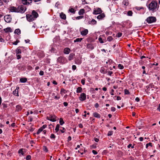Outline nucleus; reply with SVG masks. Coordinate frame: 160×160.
<instances>
[{
	"label": "nucleus",
	"mask_w": 160,
	"mask_h": 160,
	"mask_svg": "<svg viewBox=\"0 0 160 160\" xmlns=\"http://www.w3.org/2000/svg\"><path fill=\"white\" fill-rule=\"evenodd\" d=\"M27 8L23 5H20L17 8L14 7H11L10 8V10L11 12H15L24 13L26 11Z\"/></svg>",
	"instance_id": "f257e3e1"
},
{
	"label": "nucleus",
	"mask_w": 160,
	"mask_h": 160,
	"mask_svg": "<svg viewBox=\"0 0 160 160\" xmlns=\"http://www.w3.org/2000/svg\"><path fill=\"white\" fill-rule=\"evenodd\" d=\"M159 7V6L156 1H152L149 4L148 8L150 11L154 12L158 10Z\"/></svg>",
	"instance_id": "f03ea898"
},
{
	"label": "nucleus",
	"mask_w": 160,
	"mask_h": 160,
	"mask_svg": "<svg viewBox=\"0 0 160 160\" xmlns=\"http://www.w3.org/2000/svg\"><path fill=\"white\" fill-rule=\"evenodd\" d=\"M38 16V13L35 11L33 10L31 14H27L26 17L28 21L29 22H32L37 18Z\"/></svg>",
	"instance_id": "7ed1b4c3"
},
{
	"label": "nucleus",
	"mask_w": 160,
	"mask_h": 160,
	"mask_svg": "<svg viewBox=\"0 0 160 160\" xmlns=\"http://www.w3.org/2000/svg\"><path fill=\"white\" fill-rule=\"evenodd\" d=\"M157 21L156 18L155 17L153 16H150L148 17L146 21L148 23H151L155 22Z\"/></svg>",
	"instance_id": "20e7f679"
},
{
	"label": "nucleus",
	"mask_w": 160,
	"mask_h": 160,
	"mask_svg": "<svg viewBox=\"0 0 160 160\" xmlns=\"http://www.w3.org/2000/svg\"><path fill=\"white\" fill-rule=\"evenodd\" d=\"M57 62L63 64L67 62V60L65 57L63 56H60L58 58Z\"/></svg>",
	"instance_id": "39448f33"
},
{
	"label": "nucleus",
	"mask_w": 160,
	"mask_h": 160,
	"mask_svg": "<svg viewBox=\"0 0 160 160\" xmlns=\"http://www.w3.org/2000/svg\"><path fill=\"white\" fill-rule=\"evenodd\" d=\"M57 117L54 115H50L49 116L47 117V119L52 122L56 121Z\"/></svg>",
	"instance_id": "423d86ee"
},
{
	"label": "nucleus",
	"mask_w": 160,
	"mask_h": 160,
	"mask_svg": "<svg viewBox=\"0 0 160 160\" xmlns=\"http://www.w3.org/2000/svg\"><path fill=\"white\" fill-rule=\"evenodd\" d=\"M102 10L100 8H96L93 12V14H100L102 13Z\"/></svg>",
	"instance_id": "0eeeda50"
},
{
	"label": "nucleus",
	"mask_w": 160,
	"mask_h": 160,
	"mask_svg": "<svg viewBox=\"0 0 160 160\" xmlns=\"http://www.w3.org/2000/svg\"><path fill=\"white\" fill-rule=\"evenodd\" d=\"M79 99L80 101H83L86 99V95L85 93H83L81 94L79 97Z\"/></svg>",
	"instance_id": "6e6552de"
},
{
	"label": "nucleus",
	"mask_w": 160,
	"mask_h": 160,
	"mask_svg": "<svg viewBox=\"0 0 160 160\" xmlns=\"http://www.w3.org/2000/svg\"><path fill=\"white\" fill-rule=\"evenodd\" d=\"M32 1V0H22V3L24 5H29Z\"/></svg>",
	"instance_id": "1a4fd4ad"
},
{
	"label": "nucleus",
	"mask_w": 160,
	"mask_h": 160,
	"mask_svg": "<svg viewBox=\"0 0 160 160\" xmlns=\"http://www.w3.org/2000/svg\"><path fill=\"white\" fill-rule=\"evenodd\" d=\"M4 19L6 22H9L11 20V18L10 15H6L4 17Z\"/></svg>",
	"instance_id": "9d476101"
},
{
	"label": "nucleus",
	"mask_w": 160,
	"mask_h": 160,
	"mask_svg": "<svg viewBox=\"0 0 160 160\" xmlns=\"http://www.w3.org/2000/svg\"><path fill=\"white\" fill-rule=\"evenodd\" d=\"M47 127L46 125H43L37 131V134H39L43 130Z\"/></svg>",
	"instance_id": "9b49d317"
},
{
	"label": "nucleus",
	"mask_w": 160,
	"mask_h": 160,
	"mask_svg": "<svg viewBox=\"0 0 160 160\" xmlns=\"http://www.w3.org/2000/svg\"><path fill=\"white\" fill-rule=\"evenodd\" d=\"M88 33V30L87 29H83V30L81 32V34L83 36L86 35Z\"/></svg>",
	"instance_id": "f8f14e48"
},
{
	"label": "nucleus",
	"mask_w": 160,
	"mask_h": 160,
	"mask_svg": "<svg viewBox=\"0 0 160 160\" xmlns=\"http://www.w3.org/2000/svg\"><path fill=\"white\" fill-rule=\"evenodd\" d=\"M105 17V15L104 13H102L97 17V18L99 20L102 19Z\"/></svg>",
	"instance_id": "ddd939ff"
},
{
	"label": "nucleus",
	"mask_w": 160,
	"mask_h": 160,
	"mask_svg": "<svg viewBox=\"0 0 160 160\" xmlns=\"http://www.w3.org/2000/svg\"><path fill=\"white\" fill-rule=\"evenodd\" d=\"M19 88V87H17L16 88V89L14 90L13 92V94L16 96H18V89Z\"/></svg>",
	"instance_id": "4468645a"
},
{
	"label": "nucleus",
	"mask_w": 160,
	"mask_h": 160,
	"mask_svg": "<svg viewBox=\"0 0 160 160\" xmlns=\"http://www.w3.org/2000/svg\"><path fill=\"white\" fill-rule=\"evenodd\" d=\"M70 51V49L68 48H66L64 50V53L65 54H68Z\"/></svg>",
	"instance_id": "2eb2a0df"
},
{
	"label": "nucleus",
	"mask_w": 160,
	"mask_h": 160,
	"mask_svg": "<svg viewBox=\"0 0 160 160\" xmlns=\"http://www.w3.org/2000/svg\"><path fill=\"white\" fill-rule=\"evenodd\" d=\"M93 116L96 118H100V115L97 112H94L93 114Z\"/></svg>",
	"instance_id": "dca6fc26"
},
{
	"label": "nucleus",
	"mask_w": 160,
	"mask_h": 160,
	"mask_svg": "<svg viewBox=\"0 0 160 160\" xmlns=\"http://www.w3.org/2000/svg\"><path fill=\"white\" fill-rule=\"evenodd\" d=\"M22 109V107L19 105H17L16 106V110L17 112L21 111Z\"/></svg>",
	"instance_id": "f3484780"
},
{
	"label": "nucleus",
	"mask_w": 160,
	"mask_h": 160,
	"mask_svg": "<svg viewBox=\"0 0 160 160\" xmlns=\"http://www.w3.org/2000/svg\"><path fill=\"white\" fill-rule=\"evenodd\" d=\"M60 17L61 18L64 20H65L66 19V15L65 14L63 13L62 12L60 14Z\"/></svg>",
	"instance_id": "a211bd4d"
},
{
	"label": "nucleus",
	"mask_w": 160,
	"mask_h": 160,
	"mask_svg": "<svg viewBox=\"0 0 160 160\" xmlns=\"http://www.w3.org/2000/svg\"><path fill=\"white\" fill-rule=\"evenodd\" d=\"M85 13V10L84 9H80L78 12V14L79 15L81 16V15H83Z\"/></svg>",
	"instance_id": "6ab92c4d"
},
{
	"label": "nucleus",
	"mask_w": 160,
	"mask_h": 160,
	"mask_svg": "<svg viewBox=\"0 0 160 160\" xmlns=\"http://www.w3.org/2000/svg\"><path fill=\"white\" fill-rule=\"evenodd\" d=\"M74 56V54L73 53H70L69 54L68 58V59L69 60L71 61L73 59V57Z\"/></svg>",
	"instance_id": "aec40b11"
},
{
	"label": "nucleus",
	"mask_w": 160,
	"mask_h": 160,
	"mask_svg": "<svg viewBox=\"0 0 160 160\" xmlns=\"http://www.w3.org/2000/svg\"><path fill=\"white\" fill-rule=\"evenodd\" d=\"M27 81V79L26 78H22L20 79V81L22 83H25Z\"/></svg>",
	"instance_id": "412c9836"
},
{
	"label": "nucleus",
	"mask_w": 160,
	"mask_h": 160,
	"mask_svg": "<svg viewBox=\"0 0 160 160\" xmlns=\"http://www.w3.org/2000/svg\"><path fill=\"white\" fill-rule=\"evenodd\" d=\"M87 48L88 49L92 50L94 48V47L92 44H88L87 45Z\"/></svg>",
	"instance_id": "4be33fe9"
},
{
	"label": "nucleus",
	"mask_w": 160,
	"mask_h": 160,
	"mask_svg": "<svg viewBox=\"0 0 160 160\" xmlns=\"http://www.w3.org/2000/svg\"><path fill=\"white\" fill-rule=\"evenodd\" d=\"M67 91L63 88H62L61 89L60 93L62 94V93H67Z\"/></svg>",
	"instance_id": "5701e85b"
},
{
	"label": "nucleus",
	"mask_w": 160,
	"mask_h": 160,
	"mask_svg": "<svg viewBox=\"0 0 160 160\" xmlns=\"http://www.w3.org/2000/svg\"><path fill=\"white\" fill-rule=\"evenodd\" d=\"M82 89L81 87H78L77 89L76 92L78 93H80L82 92Z\"/></svg>",
	"instance_id": "b1692460"
},
{
	"label": "nucleus",
	"mask_w": 160,
	"mask_h": 160,
	"mask_svg": "<svg viewBox=\"0 0 160 160\" xmlns=\"http://www.w3.org/2000/svg\"><path fill=\"white\" fill-rule=\"evenodd\" d=\"M75 62L76 64L78 65L80 64L82 62L79 59L75 60Z\"/></svg>",
	"instance_id": "393cba45"
},
{
	"label": "nucleus",
	"mask_w": 160,
	"mask_h": 160,
	"mask_svg": "<svg viewBox=\"0 0 160 160\" xmlns=\"http://www.w3.org/2000/svg\"><path fill=\"white\" fill-rule=\"evenodd\" d=\"M14 32L17 34H19L21 33V30L19 29H17L15 30Z\"/></svg>",
	"instance_id": "a878e982"
},
{
	"label": "nucleus",
	"mask_w": 160,
	"mask_h": 160,
	"mask_svg": "<svg viewBox=\"0 0 160 160\" xmlns=\"http://www.w3.org/2000/svg\"><path fill=\"white\" fill-rule=\"evenodd\" d=\"M122 3L125 6H127L128 4V0H124Z\"/></svg>",
	"instance_id": "bb28decb"
},
{
	"label": "nucleus",
	"mask_w": 160,
	"mask_h": 160,
	"mask_svg": "<svg viewBox=\"0 0 160 160\" xmlns=\"http://www.w3.org/2000/svg\"><path fill=\"white\" fill-rule=\"evenodd\" d=\"M82 38H77L76 39L74 40V42H80L82 40Z\"/></svg>",
	"instance_id": "cd10ccee"
},
{
	"label": "nucleus",
	"mask_w": 160,
	"mask_h": 160,
	"mask_svg": "<svg viewBox=\"0 0 160 160\" xmlns=\"http://www.w3.org/2000/svg\"><path fill=\"white\" fill-rule=\"evenodd\" d=\"M11 29L10 28H7L4 29L3 30L5 32H8L9 31L11 32V31H10Z\"/></svg>",
	"instance_id": "c85d7f7f"
},
{
	"label": "nucleus",
	"mask_w": 160,
	"mask_h": 160,
	"mask_svg": "<svg viewBox=\"0 0 160 160\" xmlns=\"http://www.w3.org/2000/svg\"><path fill=\"white\" fill-rule=\"evenodd\" d=\"M60 127V125L59 124H58L57 125L56 128L55 129V130L56 131V132H57L59 130V128Z\"/></svg>",
	"instance_id": "c756f323"
},
{
	"label": "nucleus",
	"mask_w": 160,
	"mask_h": 160,
	"mask_svg": "<svg viewBox=\"0 0 160 160\" xmlns=\"http://www.w3.org/2000/svg\"><path fill=\"white\" fill-rule=\"evenodd\" d=\"M23 150H25L24 149H23V148H21V149H20L19 150H18V152L19 153H21V154L22 155H24V153H23Z\"/></svg>",
	"instance_id": "7c9ffc66"
},
{
	"label": "nucleus",
	"mask_w": 160,
	"mask_h": 160,
	"mask_svg": "<svg viewBox=\"0 0 160 160\" xmlns=\"http://www.w3.org/2000/svg\"><path fill=\"white\" fill-rule=\"evenodd\" d=\"M59 123L61 125H62L64 123V122L62 118H60Z\"/></svg>",
	"instance_id": "2f4dec72"
},
{
	"label": "nucleus",
	"mask_w": 160,
	"mask_h": 160,
	"mask_svg": "<svg viewBox=\"0 0 160 160\" xmlns=\"http://www.w3.org/2000/svg\"><path fill=\"white\" fill-rule=\"evenodd\" d=\"M69 11L70 12L73 13H75V12L74 9L72 8L69 9Z\"/></svg>",
	"instance_id": "473e14b6"
},
{
	"label": "nucleus",
	"mask_w": 160,
	"mask_h": 160,
	"mask_svg": "<svg viewBox=\"0 0 160 160\" xmlns=\"http://www.w3.org/2000/svg\"><path fill=\"white\" fill-rule=\"evenodd\" d=\"M43 150L45 152H47L48 151V150L47 148V147L46 146H45L43 147Z\"/></svg>",
	"instance_id": "72a5a7b5"
},
{
	"label": "nucleus",
	"mask_w": 160,
	"mask_h": 160,
	"mask_svg": "<svg viewBox=\"0 0 160 160\" xmlns=\"http://www.w3.org/2000/svg\"><path fill=\"white\" fill-rule=\"evenodd\" d=\"M135 9H136L137 10H140L141 9H143V7H138L136 6L134 8Z\"/></svg>",
	"instance_id": "f704fd0d"
},
{
	"label": "nucleus",
	"mask_w": 160,
	"mask_h": 160,
	"mask_svg": "<svg viewBox=\"0 0 160 160\" xmlns=\"http://www.w3.org/2000/svg\"><path fill=\"white\" fill-rule=\"evenodd\" d=\"M132 12L131 11H129L127 12V15L129 16H132Z\"/></svg>",
	"instance_id": "c9c22d12"
},
{
	"label": "nucleus",
	"mask_w": 160,
	"mask_h": 160,
	"mask_svg": "<svg viewBox=\"0 0 160 160\" xmlns=\"http://www.w3.org/2000/svg\"><path fill=\"white\" fill-rule=\"evenodd\" d=\"M113 39V38L112 36H109L108 37L107 40L108 41H111Z\"/></svg>",
	"instance_id": "e433bc0d"
},
{
	"label": "nucleus",
	"mask_w": 160,
	"mask_h": 160,
	"mask_svg": "<svg viewBox=\"0 0 160 160\" xmlns=\"http://www.w3.org/2000/svg\"><path fill=\"white\" fill-rule=\"evenodd\" d=\"M124 93L125 94L128 95V94H130V92H129V91L127 89H125L124 90Z\"/></svg>",
	"instance_id": "4c0bfd02"
},
{
	"label": "nucleus",
	"mask_w": 160,
	"mask_h": 160,
	"mask_svg": "<svg viewBox=\"0 0 160 160\" xmlns=\"http://www.w3.org/2000/svg\"><path fill=\"white\" fill-rule=\"evenodd\" d=\"M118 68L120 69H122L124 67L121 64H119L118 65Z\"/></svg>",
	"instance_id": "58836bf2"
},
{
	"label": "nucleus",
	"mask_w": 160,
	"mask_h": 160,
	"mask_svg": "<svg viewBox=\"0 0 160 160\" xmlns=\"http://www.w3.org/2000/svg\"><path fill=\"white\" fill-rule=\"evenodd\" d=\"M134 144L132 146L131 144L130 143L128 145L127 147L128 148H130V147H131L132 148H134Z\"/></svg>",
	"instance_id": "ea45409f"
},
{
	"label": "nucleus",
	"mask_w": 160,
	"mask_h": 160,
	"mask_svg": "<svg viewBox=\"0 0 160 160\" xmlns=\"http://www.w3.org/2000/svg\"><path fill=\"white\" fill-rule=\"evenodd\" d=\"M113 132L112 131H109L108 132L107 135L108 136H111L113 134Z\"/></svg>",
	"instance_id": "a19ab883"
},
{
	"label": "nucleus",
	"mask_w": 160,
	"mask_h": 160,
	"mask_svg": "<svg viewBox=\"0 0 160 160\" xmlns=\"http://www.w3.org/2000/svg\"><path fill=\"white\" fill-rule=\"evenodd\" d=\"M91 22L93 25L97 23L96 21L94 19H92L91 21Z\"/></svg>",
	"instance_id": "79ce46f5"
},
{
	"label": "nucleus",
	"mask_w": 160,
	"mask_h": 160,
	"mask_svg": "<svg viewBox=\"0 0 160 160\" xmlns=\"http://www.w3.org/2000/svg\"><path fill=\"white\" fill-rule=\"evenodd\" d=\"M98 40L100 43H104V42H103L102 39L101 37H99L98 38Z\"/></svg>",
	"instance_id": "37998d69"
},
{
	"label": "nucleus",
	"mask_w": 160,
	"mask_h": 160,
	"mask_svg": "<svg viewBox=\"0 0 160 160\" xmlns=\"http://www.w3.org/2000/svg\"><path fill=\"white\" fill-rule=\"evenodd\" d=\"M83 18V16H78L76 17V19L78 20L82 18Z\"/></svg>",
	"instance_id": "c03bdc74"
},
{
	"label": "nucleus",
	"mask_w": 160,
	"mask_h": 160,
	"mask_svg": "<svg viewBox=\"0 0 160 160\" xmlns=\"http://www.w3.org/2000/svg\"><path fill=\"white\" fill-rule=\"evenodd\" d=\"M122 35V33L121 32H119L116 35V37L118 38L120 37Z\"/></svg>",
	"instance_id": "a18cd8bd"
},
{
	"label": "nucleus",
	"mask_w": 160,
	"mask_h": 160,
	"mask_svg": "<svg viewBox=\"0 0 160 160\" xmlns=\"http://www.w3.org/2000/svg\"><path fill=\"white\" fill-rule=\"evenodd\" d=\"M31 157L30 155H28L26 157V159L27 160H29L31 159Z\"/></svg>",
	"instance_id": "49530a36"
},
{
	"label": "nucleus",
	"mask_w": 160,
	"mask_h": 160,
	"mask_svg": "<svg viewBox=\"0 0 160 160\" xmlns=\"http://www.w3.org/2000/svg\"><path fill=\"white\" fill-rule=\"evenodd\" d=\"M16 57L18 59H19L21 58V55L20 54H17Z\"/></svg>",
	"instance_id": "de8ad7c7"
},
{
	"label": "nucleus",
	"mask_w": 160,
	"mask_h": 160,
	"mask_svg": "<svg viewBox=\"0 0 160 160\" xmlns=\"http://www.w3.org/2000/svg\"><path fill=\"white\" fill-rule=\"evenodd\" d=\"M50 137L51 138L55 139L56 137L54 134L52 133L51 134Z\"/></svg>",
	"instance_id": "09e8293b"
},
{
	"label": "nucleus",
	"mask_w": 160,
	"mask_h": 160,
	"mask_svg": "<svg viewBox=\"0 0 160 160\" xmlns=\"http://www.w3.org/2000/svg\"><path fill=\"white\" fill-rule=\"evenodd\" d=\"M21 53V50L20 49H18L16 50L17 54Z\"/></svg>",
	"instance_id": "8fccbe9b"
},
{
	"label": "nucleus",
	"mask_w": 160,
	"mask_h": 160,
	"mask_svg": "<svg viewBox=\"0 0 160 160\" xmlns=\"http://www.w3.org/2000/svg\"><path fill=\"white\" fill-rule=\"evenodd\" d=\"M19 42V41L17 40L15 42H13V43L15 45H17Z\"/></svg>",
	"instance_id": "3c124183"
},
{
	"label": "nucleus",
	"mask_w": 160,
	"mask_h": 160,
	"mask_svg": "<svg viewBox=\"0 0 160 160\" xmlns=\"http://www.w3.org/2000/svg\"><path fill=\"white\" fill-rule=\"evenodd\" d=\"M111 110L112 112H114L116 110V108L114 107H112L111 108Z\"/></svg>",
	"instance_id": "603ef678"
},
{
	"label": "nucleus",
	"mask_w": 160,
	"mask_h": 160,
	"mask_svg": "<svg viewBox=\"0 0 160 160\" xmlns=\"http://www.w3.org/2000/svg\"><path fill=\"white\" fill-rule=\"evenodd\" d=\"M81 83L83 85L85 84V79H82L81 81Z\"/></svg>",
	"instance_id": "864d4df0"
},
{
	"label": "nucleus",
	"mask_w": 160,
	"mask_h": 160,
	"mask_svg": "<svg viewBox=\"0 0 160 160\" xmlns=\"http://www.w3.org/2000/svg\"><path fill=\"white\" fill-rule=\"evenodd\" d=\"M39 74L41 76H42L44 74V72L42 71H40Z\"/></svg>",
	"instance_id": "5fc2aeb1"
},
{
	"label": "nucleus",
	"mask_w": 160,
	"mask_h": 160,
	"mask_svg": "<svg viewBox=\"0 0 160 160\" xmlns=\"http://www.w3.org/2000/svg\"><path fill=\"white\" fill-rule=\"evenodd\" d=\"M2 105L3 106V108H7V105L5 104L2 103Z\"/></svg>",
	"instance_id": "6e6d98bb"
},
{
	"label": "nucleus",
	"mask_w": 160,
	"mask_h": 160,
	"mask_svg": "<svg viewBox=\"0 0 160 160\" xmlns=\"http://www.w3.org/2000/svg\"><path fill=\"white\" fill-rule=\"evenodd\" d=\"M61 132H62V133H64L65 132V128H62V130H60Z\"/></svg>",
	"instance_id": "4d7b16f0"
},
{
	"label": "nucleus",
	"mask_w": 160,
	"mask_h": 160,
	"mask_svg": "<svg viewBox=\"0 0 160 160\" xmlns=\"http://www.w3.org/2000/svg\"><path fill=\"white\" fill-rule=\"evenodd\" d=\"M78 127L81 128H82L83 127V126L82 123H80L78 125Z\"/></svg>",
	"instance_id": "13d9d810"
},
{
	"label": "nucleus",
	"mask_w": 160,
	"mask_h": 160,
	"mask_svg": "<svg viewBox=\"0 0 160 160\" xmlns=\"http://www.w3.org/2000/svg\"><path fill=\"white\" fill-rule=\"evenodd\" d=\"M92 152L94 155H96L98 153L95 150H93Z\"/></svg>",
	"instance_id": "bf43d9fd"
},
{
	"label": "nucleus",
	"mask_w": 160,
	"mask_h": 160,
	"mask_svg": "<svg viewBox=\"0 0 160 160\" xmlns=\"http://www.w3.org/2000/svg\"><path fill=\"white\" fill-rule=\"evenodd\" d=\"M72 68L73 70H75L76 69V67L75 65H73L72 67Z\"/></svg>",
	"instance_id": "052dcab7"
},
{
	"label": "nucleus",
	"mask_w": 160,
	"mask_h": 160,
	"mask_svg": "<svg viewBox=\"0 0 160 160\" xmlns=\"http://www.w3.org/2000/svg\"><path fill=\"white\" fill-rule=\"evenodd\" d=\"M27 68L28 69H29V70H31L32 69V67L31 66H30V65H28V66Z\"/></svg>",
	"instance_id": "680f3d73"
},
{
	"label": "nucleus",
	"mask_w": 160,
	"mask_h": 160,
	"mask_svg": "<svg viewBox=\"0 0 160 160\" xmlns=\"http://www.w3.org/2000/svg\"><path fill=\"white\" fill-rule=\"evenodd\" d=\"M114 90L113 89H112L111 90V91L110 92V94L112 95H114Z\"/></svg>",
	"instance_id": "e2e57ef3"
},
{
	"label": "nucleus",
	"mask_w": 160,
	"mask_h": 160,
	"mask_svg": "<svg viewBox=\"0 0 160 160\" xmlns=\"http://www.w3.org/2000/svg\"><path fill=\"white\" fill-rule=\"evenodd\" d=\"M63 104L64 106L67 107L68 105V103L66 102H64Z\"/></svg>",
	"instance_id": "0e129e2a"
},
{
	"label": "nucleus",
	"mask_w": 160,
	"mask_h": 160,
	"mask_svg": "<svg viewBox=\"0 0 160 160\" xmlns=\"http://www.w3.org/2000/svg\"><path fill=\"white\" fill-rule=\"evenodd\" d=\"M82 4H87V2H86L85 0H82Z\"/></svg>",
	"instance_id": "69168bd1"
},
{
	"label": "nucleus",
	"mask_w": 160,
	"mask_h": 160,
	"mask_svg": "<svg viewBox=\"0 0 160 160\" xmlns=\"http://www.w3.org/2000/svg\"><path fill=\"white\" fill-rule=\"evenodd\" d=\"M94 140L96 142H98L99 141V139L97 138H95Z\"/></svg>",
	"instance_id": "338daca9"
},
{
	"label": "nucleus",
	"mask_w": 160,
	"mask_h": 160,
	"mask_svg": "<svg viewBox=\"0 0 160 160\" xmlns=\"http://www.w3.org/2000/svg\"><path fill=\"white\" fill-rule=\"evenodd\" d=\"M157 110L160 112V103L159 104L158 107L157 108Z\"/></svg>",
	"instance_id": "774afa93"
}]
</instances>
